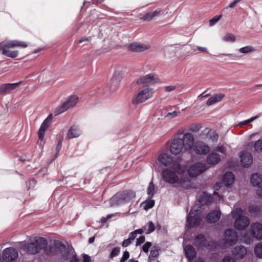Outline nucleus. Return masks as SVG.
Masks as SVG:
<instances>
[{
    "instance_id": "1",
    "label": "nucleus",
    "mask_w": 262,
    "mask_h": 262,
    "mask_svg": "<svg viewBox=\"0 0 262 262\" xmlns=\"http://www.w3.org/2000/svg\"><path fill=\"white\" fill-rule=\"evenodd\" d=\"M185 169L180 163H175L174 166L165 168L161 172V177L163 181L173 185L176 188L188 189L191 186L189 178L184 176Z\"/></svg>"
},
{
    "instance_id": "2",
    "label": "nucleus",
    "mask_w": 262,
    "mask_h": 262,
    "mask_svg": "<svg viewBox=\"0 0 262 262\" xmlns=\"http://www.w3.org/2000/svg\"><path fill=\"white\" fill-rule=\"evenodd\" d=\"M26 42L18 40H5L0 43V51L4 55L14 58L18 55V51L11 50L15 48H25L27 47Z\"/></svg>"
},
{
    "instance_id": "3",
    "label": "nucleus",
    "mask_w": 262,
    "mask_h": 262,
    "mask_svg": "<svg viewBox=\"0 0 262 262\" xmlns=\"http://www.w3.org/2000/svg\"><path fill=\"white\" fill-rule=\"evenodd\" d=\"M47 240L43 237L35 236L30 238L28 243H22L21 248L30 254H35L47 246Z\"/></svg>"
},
{
    "instance_id": "4",
    "label": "nucleus",
    "mask_w": 262,
    "mask_h": 262,
    "mask_svg": "<svg viewBox=\"0 0 262 262\" xmlns=\"http://www.w3.org/2000/svg\"><path fill=\"white\" fill-rule=\"evenodd\" d=\"M254 238L262 239V224L259 223H252L249 230L241 234V240L246 244H250Z\"/></svg>"
},
{
    "instance_id": "5",
    "label": "nucleus",
    "mask_w": 262,
    "mask_h": 262,
    "mask_svg": "<svg viewBox=\"0 0 262 262\" xmlns=\"http://www.w3.org/2000/svg\"><path fill=\"white\" fill-rule=\"evenodd\" d=\"M175 163H180V161L174 157H172L168 152V149L162 150L157 155L153 164L156 168L159 166H162L169 168L174 166Z\"/></svg>"
},
{
    "instance_id": "6",
    "label": "nucleus",
    "mask_w": 262,
    "mask_h": 262,
    "mask_svg": "<svg viewBox=\"0 0 262 262\" xmlns=\"http://www.w3.org/2000/svg\"><path fill=\"white\" fill-rule=\"evenodd\" d=\"M243 212L242 208L236 207L230 213L232 217L235 219L234 227L237 230H245L250 224L249 218L244 215Z\"/></svg>"
},
{
    "instance_id": "7",
    "label": "nucleus",
    "mask_w": 262,
    "mask_h": 262,
    "mask_svg": "<svg viewBox=\"0 0 262 262\" xmlns=\"http://www.w3.org/2000/svg\"><path fill=\"white\" fill-rule=\"evenodd\" d=\"M135 197V193L133 191H125L114 195L110 200L109 203L111 206H116L131 202Z\"/></svg>"
},
{
    "instance_id": "8",
    "label": "nucleus",
    "mask_w": 262,
    "mask_h": 262,
    "mask_svg": "<svg viewBox=\"0 0 262 262\" xmlns=\"http://www.w3.org/2000/svg\"><path fill=\"white\" fill-rule=\"evenodd\" d=\"M154 94L152 88L145 86L135 94L132 98V102L134 104L142 103L151 98Z\"/></svg>"
},
{
    "instance_id": "9",
    "label": "nucleus",
    "mask_w": 262,
    "mask_h": 262,
    "mask_svg": "<svg viewBox=\"0 0 262 262\" xmlns=\"http://www.w3.org/2000/svg\"><path fill=\"white\" fill-rule=\"evenodd\" d=\"M200 211L199 206H193L187 216L186 226L188 228H192L199 225L202 221L199 212Z\"/></svg>"
},
{
    "instance_id": "10",
    "label": "nucleus",
    "mask_w": 262,
    "mask_h": 262,
    "mask_svg": "<svg viewBox=\"0 0 262 262\" xmlns=\"http://www.w3.org/2000/svg\"><path fill=\"white\" fill-rule=\"evenodd\" d=\"M178 138H180L184 150H189L193 148L194 145V138L193 135L190 132H186L183 134L182 129L179 130L177 132Z\"/></svg>"
},
{
    "instance_id": "11",
    "label": "nucleus",
    "mask_w": 262,
    "mask_h": 262,
    "mask_svg": "<svg viewBox=\"0 0 262 262\" xmlns=\"http://www.w3.org/2000/svg\"><path fill=\"white\" fill-rule=\"evenodd\" d=\"M79 98L76 95H71L68 97L65 101L60 105L57 106L54 111V115H58L68 109L74 107L77 103Z\"/></svg>"
},
{
    "instance_id": "12",
    "label": "nucleus",
    "mask_w": 262,
    "mask_h": 262,
    "mask_svg": "<svg viewBox=\"0 0 262 262\" xmlns=\"http://www.w3.org/2000/svg\"><path fill=\"white\" fill-rule=\"evenodd\" d=\"M208 167L206 164L197 162L189 165L187 169V173L190 177L195 178L205 171Z\"/></svg>"
},
{
    "instance_id": "13",
    "label": "nucleus",
    "mask_w": 262,
    "mask_h": 262,
    "mask_svg": "<svg viewBox=\"0 0 262 262\" xmlns=\"http://www.w3.org/2000/svg\"><path fill=\"white\" fill-rule=\"evenodd\" d=\"M238 239L236 231L233 229H229L225 231L223 241L225 245L231 246L237 243Z\"/></svg>"
},
{
    "instance_id": "14",
    "label": "nucleus",
    "mask_w": 262,
    "mask_h": 262,
    "mask_svg": "<svg viewBox=\"0 0 262 262\" xmlns=\"http://www.w3.org/2000/svg\"><path fill=\"white\" fill-rule=\"evenodd\" d=\"M56 246L60 250L63 259H70L69 262H78V260L72 250H67L65 246L60 242L57 243Z\"/></svg>"
},
{
    "instance_id": "15",
    "label": "nucleus",
    "mask_w": 262,
    "mask_h": 262,
    "mask_svg": "<svg viewBox=\"0 0 262 262\" xmlns=\"http://www.w3.org/2000/svg\"><path fill=\"white\" fill-rule=\"evenodd\" d=\"M199 138L208 142H215L217 140L218 135L214 130L205 128L200 134Z\"/></svg>"
},
{
    "instance_id": "16",
    "label": "nucleus",
    "mask_w": 262,
    "mask_h": 262,
    "mask_svg": "<svg viewBox=\"0 0 262 262\" xmlns=\"http://www.w3.org/2000/svg\"><path fill=\"white\" fill-rule=\"evenodd\" d=\"M186 151L182 144L180 138H176L171 142L170 146V151L171 154L177 155L181 152Z\"/></svg>"
},
{
    "instance_id": "17",
    "label": "nucleus",
    "mask_w": 262,
    "mask_h": 262,
    "mask_svg": "<svg viewBox=\"0 0 262 262\" xmlns=\"http://www.w3.org/2000/svg\"><path fill=\"white\" fill-rule=\"evenodd\" d=\"M17 251L13 247L5 249L3 252V258L7 261H13L18 257Z\"/></svg>"
},
{
    "instance_id": "18",
    "label": "nucleus",
    "mask_w": 262,
    "mask_h": 262,
    "mask_svg": "<svg viewBox=\"0 0 262 262\" xmlns=\"http://www.w3.org/2000/svg\"><path fill=\"white\" fill-rule=\"evenodd\" d=\"M160 82V80L158 76L153 73L147 74L141 77L138 81L139 84L147 83L154 84Z\"/></svg>"
},
{
    "instance_id": "19",
    "label": "nucleus",
    "mask_w": 262,
    "mask_h": 262,
    "mask_svg": "<svg viewBox=\"0 0 262 262\" xmlns=\"http://www.w3.org/2000/svg\"><path fill=\"white\" fill-rule=\"evenodd\" d=\"M195 153L199 155H205L210 151V147L201 141H196L193 147Z\"/></svg>"
},
{
    "instance_id": "20",
    "label": "nucleus",
    "mask_w": 262,
    "mask_h": 262,
    "mask_svg": "<svg viewBox=\"0 0 262 262\" xmlns=\"http://www.w3.org/2000/svg\"><path fill=\"white\" fill-rule=\"evenodd\" d=\"M241 163L243 166L249 167L253 162V158L250 153L246 151L239 152Z\"/></svg>"
},
{
    "instance_id": "21",
    "label": "nucleus",
    "mask_w": 262,
    "mask_h": 262,
    "mask_svg": "<svg viewBox=\"0 0 262 262\" xmlns=\"http://www.w3.org/2000/svg\"><path fill=\"white\" fill-rule=\"evenodd\" d=\"M247 253V249L243 246H236L232 250V254L236 259L243 258Z\"/></svg>"
},
{
    "instance_id": "22",
    "label": "nucleus",
    "mask_w": 262,
    "mask_h": 262,
    "mask_svg": "<svg viewBox=\"0 0 262 262\" xmlns=\"http://www.w3.org/2000/svg\"><path fill=\"white\" fill-rule=\"evenodd\" d=\"M128 48L130 50L134 52H140L149 49L150 46L140 42H133L130 44Z\"/></svg>"
},
{
    "instance_id": "23",
    "label": "nucleus",
    "mask_w": 262,
    "mask_h": 262,
    "mask_svg": "<svg viewBox=\"0 0 262 262\" xmlns=\"http://www.w3.org/2000/svg\"><path fill=\"white\" fill-rule=\"evenodd\" d=\"M121 78V73L119 71H116L114 72L113 76L111 80V84L110 85V88L113 90H116L118 87Z\"/></svg>"
},
{
    "instance_id": "24",
    "label": "nucleus",
    "mask_w": 262,
    "mask_h": 262,
    "mask_svg": "<svg viewBox=\"0 0 262 262\" xmlns=\"http://www.w3.org/2000/svg\"><path fill=\"white\" fill-rule=\"evenodd\" d=\"M221 156L216 152L210 153L207 157L208 164L214 165L218 164L221 161Z\"/></svg>"
},
{
    "instance_id": "25",
    "label": "nucleus",
    "mask_w": 262,
    "mask_h": 262,
    "mask_svg": "<svg viewBox=\"0 0 262 262\" xmlns=\"http://www.w3.org/2000/svg\"><path fill=\"white\" fill-rule=\"evenodd\" d=\"M220 216V211L218 210H215L211 211L207 214L206 220L209 223H215L219 220Z\"/></svg>"
},
{
    "instance_id": "26",
    "label": "nucleus",
    "mask_w": 262,
    "mask_h": 262,
    "mask_svg": "<svg viewBox=\"0 0 262 262\" xmlns=\"http://www.w3.org/2000/svg\"><path fill=\"white\" fill-rule=\"evenodd\" d=\"M19 83H7L0 86V94L8 93L17 88Z\"/></svg>"
},
{
    "instance_id": "27",
    "label": "nucleus",
    "mask_w": 262,
    "mask_h": 262,
    "mask_svg": "<svg viewBox=\"0 0 262 262\" xmlns=\"http://www.w3.org/2000/svg\"><path fill=\"white\" fill-rule=\"evenodd\" d=\"M81 135L79 127L76 125L72 126L68 130L67 138L69 139L77 138Z\"/></svg>"
},
{
    "instance_id": "28",
    "label": "nucleus",
    "mask_w": 262,
    "mask_h": 262,
    "mask_svg": "<svg viewBox=\"0 0 262 262\" xmlns=\"http://www.w3.org/2000/svg\"><path fill=\"white\" fill-rule=\"evenodd\" d=\"M234 181L235 177L231 172H226L222 178V182L226 186L232 185L234 182Z\"/></svg>"
},
{
    "instance_id": "29",
    "label": "nucleus",
    "mask_w": 262,
    "mask_h": 262,
    "mask_svg": "<svg viewBox=\"0 0 262 262\" xmlns=\"http://www.w3.org/2000/svg\"><path fill=\"white\" fill-rule=\"evenodd\" d=\"M212 198L211 195L206 193H203L199 198V203L195 205L194 206H199L201 209V205H209L211 203Z\"/></svg>"
},
{
    "instance_id": "30",
    "label": "nucleus",
    "mask_w": 262,
    "mask_h": 262,
    "mask_svg": "<svg viewBox=\"0 0 262 262\" xmlns=\"http://www.w3.org/2000/svg\"><path fill=\"white\" fill-rule=\"evenodd\" d=\"M250 182L253 186L259 187L262 185V175L258 173H253L251 176Z\"/></svg>"
},
{
    "instance_id": "31",
    "label": "nucleus",
    "mask_w": 262,
    "mask_h": 262,
    "mask_svg": "<svg viewBox=\"0 0 262 262\" xmlns=\"http://www.w3.org/2000/svg\"><path fill=\"white\" fill-rule=\"evenodd\" d=\"M225 97L223 94H217L209 98L206 102L208 106L212 105L221 101Z\"/></svg>"
},
{
    "instance_id": "32",
    "label": "nucleus",
    "mask_w": 262,
    "mask_h": 262,
    "mask_svg": "<svg viewBox=\"0 0 262 262\" xmlns=\"http://www.w3.org/2000/svg\"><path fill=\"white\" fill-rule=\"evenodd\" d=\"M185 255L188 259L190 260H192L196 256V252L194 248L190 245L185 247L184 248Z\"/></svg>"
},
{
    "instance_id": "33",
    "label": "nucleus",
    "mask_w": 262,
    "mask_h": 262,
    "mask_svg": "<svg viewBox=\"0 0 262 262\" xmlns=\"http://www.w3.org/2000/svg\"><path fill=\"white\" fill-rule=\"evenodd\" d=\"M194 245L198 248H203L207 247L206 241L203 235L197 236L194 241Z\"/></svg>"
},
{
    "instance_id": "34",
    "label": "nucleus",
    "mask_w": 262,
    "mask_h": 262,
    "mask_svg": "<svg viewBox=\"0 0 262 262\" xmlns=\"http://www.w3.org/2000/svg\"><path fill=\"white\" fill-rule=\"evenodd\" d=\"M161 10L157 9L153 12L145 13L142 17V19L144 21H149L157 16L160 13Z\"/></svg>"
},
{
    "instance_id": "35",
    "label": "nucleus",
    "mask_w": 262,
    "mask_h": 262,
    "mask_svg": "<svg viewBox=\"0 0 262 262\" xmlns=\"http://www.w3.org/2000/svg\"><path fill=\"white\" fill-rule=\"evenodd\" d=\"M255 51V49L252 46H247L239 48L238 50L239 53L243 55L251 53Z\"/></svg>"
},
{
    "instance_id": "36",
    "label": "nucleus",
    "mask_w": 262,
    "mask_h": 262,
    "mask_svg": "<svg viewBox=\"0 0 262 262\" xmlns=\"http://www.w3.org/2000/svg\"><path fill=\"white\" fill-rule=\"evenodd\" d=\"M222 40L226 42L233 43L236 41V36L233 34L227 33L223 36Z\"/></svg>"
},
{
    "instance_id": "37",
    "label": "nucleus",
    "mask_w": 262,
    "mask_h": 262,
    "mask_svg": "<svg viewBox=\"0 0 262 262\" xmlns=\"http://www.w3.org/2000/svg\"><path fill=\"white\" fill-rule=\"evenodd\" d=\"M202 124L200 123H193L189 125L188 129L190 132L193 133H198L202 128Z\"/></svg>"
},
{
    "instance_id": "38",
    "label": "nucleus",
    "mask_w": 262,
    "mask_h": 262,
    "mask_svg": "<svg viewBox=\"0 0 262 262\" xmlns=\"http://www.w3.org/2000/svg\"><path fill=\"white\" fill-rule=\"evenodd\" d=\"M159 248L157 247L154 246L151 248L150 254L148 257V262L151 261V258L157 257L159 255Z\"/></svg>"
},
{
    "instance_id": "39",
    "label": "nucleus",
    "mask_w": 262,
    "mask_h": 262,
    "mask_svg": "<svg viewBox=\"0 0 262 262\" xmlns=\"http://www.w3.org/2000/svg\"><path fill=\"white\" fill-rule=\"evenodd\" d=\"M156 192V188L153 184L152 181H151L147 188V194L150 197H152L153 195Z\"/></svg>"
},
{
    "instance_id": "40",
    "label": "nucleus",
    "mask_w": 262,
    "mask_h": 262,
    "mask_svg": "<svg viewBox=\"0 0 262 262\" xmlns=\"http://www.w3.org/2000/svg\"><path fill=\"white\" fill-rule=\"evenodd\" d=\"M254 151L257 152H262V139L255 141L253 144Z\"/></svg>"
},
{
    "instance_id": "41",
    "label": "nucleus",
    "mask_w": 262,
    "mask_h": 262,
    "mask_svg": "<svg viewBox=\"0 0 262 262\" xmlns=\"http://www.w3.org/2000/svg\"><path fill=\"white\" fill-rule=\"evenodd\" d=\"M143 232L144 230L142 229L136 230L129 234L128 238L132 242L136 238L137 234H141Z\"/></svg>"
},
{
    "instance_id": "42",
    "label": "nucleus",
    "mask_w": 262,
    "mask_h": 262,
    "mask_svg": "<svg viewBox=\"0 0 262 262\" xmlns=\"http://www.w3.org/2000/svg\"><path fill=\"white\" fill-rule=\"evenodd\" d=\"M254 251L256 255L259 257L262 258V243H259L257 244L254 249Z\"/></svg>"
},
{
    "instance_id": "43",
    "label": "nucleus",
    "mask_w": 262,
    "mask_h": 262,
    "mask_svg": "<svg viewBox=\"0 0 262 262\" xmlns=\"http://www.w3.org/2000/svg\"><path fill=\"white\" fill-rule=\"evenodd\" d=\"M180 114V112L179 111H173L168 113L166 115L165 118L171 120L177 117Z\"/></svg>"
},
{
    "instance_id": "44",
    "label": "nucleus",
    "mask_w": 262,
    "mask_h": 262,
    "mask_svg": "<svg viewBox=\"0 0 262 262\" xmlns=\"http://www.w3.org/2000/svg\"><path fill=\"white\" fill-rule=\"evenodd\" d=\"M52 119V115L51 114V115H49L45 119V120L43 121V122H42V123L41 124V125H42V126H43L48 129V127L49 126V125H50V124L51 123Z\"/></svg>"
},
{
    "instance_id": "45",
    "label": "nucleus",
    "mask_w": 262,
    "mask_h": 262,
    "mask_svg": "<svg viewBox=\"0 0 262 262\" xmlns=\"http://www.w3.org/2000/svg\"><path fill=\"white\" fill-rule=\"evenodd\" d=\"M258 118V116L256 115V116H253L246 120H245V121H242V122H240L239 123H238V125L241 127L243 126V125H247L248 124V123H250V122H252V121H253L254 120H256V119H257Z\"/></svg>"
},
{
    "instance_id": "46",
    "label": "nucleus",
    "mask_w": 262,
    "mask_h": 262,
    "mask_svg": "<svg viewBox=\"0 0 262 262\" xmlns=\"http://www.w3.org/2000/svg\"><path fill=\"white\" fill-rule=\"evenodd\" d=\"M47 128L42 126V125L40 126L39 130L38 132V138L39 140H41L43 139L45 134L46 131L47 130Z\"/></svg>"
},
{
    "instance_id": "47",
    "label": "nucleus",
    "mask_w": 262,
    "mask_h": 262,
    "mask_svg": "<svg viewBox=\"0 0 262 262\" xmlns=\"http://www.w3.org/2000/svg\"><path fill=\"white\" fill-rule=\"evenodd\" d=\"M221 17V15L219 16H216L214 17L213 18H211L209 21V24L210 26H213L214 25H215L220 19Z\"/></svg>"
},
{
    "instance_id": "48",
    "label": "nucleus",
    "mask_w": 262,
    "mask_h": 262,
    "mask_svg": "<svg viewBox=\"0 0 262 262\" xmlns=\"http://www.w3.org/2000/svg\"><path fill=\"white\" fill-rule=\"evenodd\" d=\"M215 149L217 151L223 154H225L226 152V148L223 145H219Z\"/></svg>"
},
{
    "instance_id": "49",
    "label": "nucleus",
    "mask_w": 262,
    "mask_h": 262,
    "mask_svg": "<svg viewBox=\"0 0 262 262\" xmlns=\"http://www.w3.org/2000/svg\"><path fill=\"white\" fill-rule=\"evenodd\" d=\"M151 243L150 242H147L145 243L142 246V250L144 252L147 253L148 252L149 249L151 247Z\"/></svg>"
},
{
    "instance_id": "50",
    "label": "nucleus",
    "mask_w": 262,
    "mask_h": 262,
    "mask_svg": "<svg viewBox=\"0 0 262 262\" xmlns=\"http://www.w3.org/2000/svg\"><path fill=\"white\" fill-rule=\"evenodd\" d=\"M120 251V248L119 247H115L113 248L111 253V257H114L118 255Z\"/></svg>"
},
{
    "instance_id": "51",
    "label": "nucleus",
    "mask_w": 262,
    "mask_h": 262,
    "mask_svg": "<svg viewBox=\"0 0 262 262\" xmlns=\"http://www.w3.org/2000/svg\"><path fill=\"white\" fill-rule=\"evenodd\" d=\"M196 51H199V52H203V53H208V50L206 47H202L200 46H196L195 48L194 49V51L195 52Z\"/></svg>"
},
{
    "instance_id": "52",
    "label": "nucleus",
    "mask_w": 262,
    "mask_h": 262,
    "mask_svg": "<svg viewBox=\"0 0 262 262\" xmlns=\"http://www.w3.org/2000/svg\"><path fill=\"white\" fill-rule=\"evenodd\" d=\"M129 257V253L128 251H125L120 259V262H125Z\"/></svg>"
},
{
    "instance_id": "53",
    "label": "nucleus",
    "mask_w": 262,
    "mask_h": 262,
    "mask_svg": "<svg viewBox=\"0 0 262 262\" xmlns=\"http://www.w3.org/2000/svg\"><path fill=\"white\" fill-rule=\"evenodd\" d=\"M155 204V202L154 200H150L149 202H147L144 206V209L145 210H147L154 206Z\"/></svg>"
},
{
    "instance_id": "54",
    "label": "nucleus",
    "mask_w": 262,
    "mask_h": 262,
    "mask_svg": "<svg viewBox=\"0 0 262 262\" xmlns=\"http://www.w3.org/2000/svg\"><path fill=\"white\" fill-rule=\"evenodd\" d=\"M222 262H236L235 259L230 256H225L222 260Z\"/></svg>"
},
{
    "instance_id": "55",
    "label": "nucleus",
    "mask_w": 262,
    "mask_h": 262,
    "mask_svg": "<svg viewBox=\"0 0 262 262\" xmlns=\"http://www.w3.org/2000/svg\"><path fill=\"white\" fill-rule=\"evenodd\" d=\"M148 228L147 233H150L155 230V225L152 222H150L148 223Z\"/></svg>"
},
{
    "instance_id": "56",
    "label": "nucleus",
    "mask_w": 262,
    "mask_h": 262,
    "mask_svg": "<svg viewBox=\"0 0 262 262\" xmlns=\"http://www.w3.org/2000/svg\"><path fill=\"white\" fill-rule=\"evenodd\" d=\"M176 87L174 85H167L164 87V90L167 92H170L172 91H174L176 89Z\"/></svg>"
},
{
    "instance_id": "57",
    "label": "nucleus",
    "mask_w": 262,
    "mask_h": 262,
    "mask_svg": "<svg viewBox=\"0 0 262 262\" xmlns=\"http://www.w3.org/2000/svg\"><path fill=\"white\" fill-rule=\"evenodd\" d=\"M145 238L144 236H141L139 238L137 239L136 246H139L141 244L143 243L145 241Z\"/></svg>"
},
{
    "instance_id": "58",
    "label": "nucleus",
    "mask_w": 262,
    "mask_h": 262,
    "mask_svg": "<svg viewBox=\"0 0 262 262\" xmlns=\"http://www.w3.org/2000/svg\"><path fill=\"white\" fill-rule=\"evenodd\" d=\"M259 210V208L256 206H251L249 208V211L250 212L257 213Z\"/></svg>"
},
{
    "instance_id": "59",
    "label": "nucleus",
    "mask_w": 262,
    "mask_h": 262,
    "mask_svg": "<svg viewBox=\"0 0 262 262\" xmlns=\"http://www.w3.org/2000/svg\"><path fill=\"white\" fill-rule=\"evenodd\" d=\"M132 243V241L128 238L126 239H125L123 241V242L122 243V246L123 247H126L128 246L130 243Z\"/></svg>"
},
{
    "instance_id": "60",
    "label": "nucleus",
    "mask_w": 262,
    "mask_h": 262,
    "mask_svg": "<svg viewBox=\"0 0 262 262\" xmlns=\"http://www.w3.org/2000/svg\"><path fill=\"white\" fill-rule=\"evenodd\" d=\"M256 193L259 197L262 198V185L257 187Z\"/></svg>"
},
{
    "instance_id": "61",
    "label": "nucleus",
    "mask_w": 262,
    "mask_h": 262,
    "mask_svg": "<svg viewBox=\"0 0 262 262\" xmlns=\"http://www.w3.org/2000/svg\"><path fill=\"white\" fill-rule=\"evenodd\" d=\"M61 141H60L58 142V143L56 146V147L57 155L58 154V152H59V151L61 149Z\"/></svg>"
},
{
    "instance_id": "62",
    "label": "nucleus",
    "mask_w": 262,
    "mask_h": 262,
    "mask_svg": "<svg viewBox=\"0 0 262 262\" xmlns=\"http://www.w3.org/2000/svg\"><path fill=\"white\" fill-rule=\"evenodd\" d=\"M83 262H90L91 261V257L86 255V254H84L83 255Z\"/></svg>"
},
{
    "instance_id": "63",
    "label": "nucleus",
    "mask_w": 262,
    "mask_h": 262,
    "mask_svg": "<svg viewBox=\"0 0 262 262\" xmlns=\"http://www.w3.org/2000/svg\"><path fill=\"white\" fill-rule=\"evenodd\" d=\"M90 40H91L90 37H83L79 40V42L81 43L83 41H90Z\"/></svg>"
},
{
    "instance_id": "64",
    "label": "nucleus",
    "mask_w": 262,
    "mask_h": 262,
    "mask_svg": "<svg viewBox=\"0 0 262 262\" xmlns=\"http://www.w3.org/2000/svg\"><path fill=\"white\" fill-rule=\"evenodd\" d=\"M112 214H109L106 217L102 218L101 220V222L103 223L106 222L107 220L110 219L112 216Z\"/></svg>"
}]
</instances>
